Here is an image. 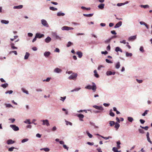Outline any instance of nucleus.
Listing matches in <instances>:
<instances>
[{
    "instance_id": "c9c22d12",
    "label": "nucleus",
    "mask_w": 152,
    "mask_h": 152,
    "mask_svg": "<svg viewBox=\"0 0 152 152\" xmlns=\"http://www.w3.org/2000/svg\"><path fill=\"white\" fill-rule=\"evenodd\" d=\"M128 120L130 122H132L133 119L131 117H128Z\"/></svg>"
},
{
    "instance_id": "bf43d9fd",
    "label": "nucleus",
    "mask_w": 152,
    "mask_h": 152,
    "mask_svg": "<svg viewBox=\"0 0 152 152\" xmlns=\"http://www.w3.org/2000/svg\"><path fill=\"white\" fill-rule=\"evenodd\" d=\"M105 61H106V62L108 63H112V62L110 61L108 59H106L105 60Z\"/></svg>"
},
{
    "instance_id": "20e7f679",
    "label": "nucleus",
    "mask_w": 152,
    "mask_h": 152,
    "mask_svg": "<svg viewBox=\"0 0 152 152\" xmlns=\"http://www.w3.org/2000/svg\"><path fill=\"white\" fill-rule=\"evenodd\" d=\"M10 127L15 131H17L19 130L18 127L16 126L15 125H10Z\"/></svg>"
},
{
    "instance_id": "c85d7f7f",
    "label": "nucleus",
    "mask_w": 152,
    "mask_h": 152,
    "mask_svg": "<svg viewBox=\"0 0 152 152\" xmlns=\"http://www.w3.org/2000/svg\"><path fill=\"white\" fill-rule=\"evenodd\" d=\"M11 48L13 49H17V48L14 46V44L13 43H11Z\"/></svg>"
},
{
    "instance_id": "412c9836",
    "label": "nucleus",
    "mask_w": 152,
    "mask_h": 152,
    "mask_svg": "<svg viewBox=\"0 0 152 152\" xmlns=\"http://www.w3.org/2000/svg\"><path fill=\"white\" fill-rule=\"evenodd\" d=\"M8 86V85L7 83H6L4 84H1V86L5 88L7 87Z\"/></svg>"
},
{
    "instance_id": "6e6d98bb",
    "label": "nucleus",
    "mask_w": 152,
    "mask_h": 152,
    "mask_svg": "<svg viewBox=\"0 0 152 152\" xmlns=\"http://www.w3.org/2000/svg\"><path fill=\"white\" fill-rule=\"evenodd\" d=\"M125 4L124 3H118L117 4V5L118 6H122V5H124Z\"/></svg>"
},
{
    "instance_id": "aec40b11",
    "label": "nucleus",
    "mask_w": 152,
    "mask_h": 152,
    "mask_svg": "<svg viewBox=\"0 0 152 152\" xmlns=\"http://www.w3.org/2000/svg\"><path fill=\"white\" fill-rule=\"evenodd\" d=\"M94 76L97 78H98L99 77V75L97 74V71L95 70L94 71Z\"/></svg>"
},
{
    "instance_id": "49530a36",
    "label": "nucleus",
    "mask_w": 152,
    "mask_h": 152,
    "mask_svg": "<svg viewBox=\"0 0 152 152\" xmlns=\"http://www.w3.org/2000/svg\"><path fill=\"white\" fill-rule=\"evenodd\" d=\"M87 133L89 138H91L92 137V135L90 134L88 132H87Z\"/></svg>"
},
{
    "instance_id": "6ab92c4d",
    "label": "nucleus",
    "mask_w": 152,
    "mask_h": 152,
    "mask_svg": "<svg viewBox=\"0 0 152 152\" xmlns=\"http://www.w3.org/2000/svg\"><path fill=\"white\" fill-rule=\"evenodd\" d=\"M115 51L117 52H118V51H120L121 52H122V49L119 47H116L115 48Z\"/></svg>"
},
{
    "instance_id": "b1692460",
    "label": "nucleus",
    "mask_w": 152,
    "mask_h": 152,
    "mask_svg": "<svg viewBox=\"0 0 152 152\" xmlns=\"http://www.w3.org/2000/svg\"><path fill=\"white\" fill-rule=\"evenodd\" d=\"M42 150H43L44 151L46 152H48L50 151V149L47 148H41L40 149V150L41 151H42Z\"/></svg>"
},
{
    "instance_id": "338daca9",
    "label": "nucleus",
    "mask_w": 152,
    "mask_h": 152,
    "mask_svg": "<svg viewBox=\"0 0 152 152\" xmlns=\"http://www.w3.org/2000/svg\"><path fill=\"white\" fill-rule=\"evenodd\" d=\"M63 146L65 149H66L67 150H68V148L65 145H64Z\"/></svg>"
},
{
    "instance_id": "f257e3e1",
    "label": "nucleus",
    "mask_w": 152,
    "mask_h": 152,
    "mask_svg": "<svg viewBox=\"0 0 152 152\" xmlns=\"http://www.w3.org/2000/svg\"><path fill=\"white\" fill-rule=\"evenodd\" d=\"M92 86L88 85L85 87V88L88 89H92L94 92H95L96 89V84L94 82L92 83Z\"/></svg>"
},
{
    "instance_id": "4468645a",
    "label": "nucleus",
    "mask_w": 152,
    "mask_h": 152,
    "mask_svg": "<svg viewBox=\"0 0 152 152\" xmlns=\"http://www.w3.org/2000/svg\"><path fill=\"white\" fill-rule=\"evenodd\" d=\"M62 70L58 68H56L54 70V72L56 73H59L61 72Z\"/></svg>"
},
{
    "instance_id": "ea45409f",
    "label": "nucleus",
    "mask_w": 152,
    "mask_h": 152,
    "mask_svg": "<svg viewBox=\"0 0 152 152\" xmlns=\"http://www.w3.org/2000/svg\"><path fill=\"white\" fill-rule=\"evenodd\" d=\"M113 150L114 152H118L117 148L115 147H113Z\"/></svg>"
},
{
    "instance_id": "2eb2a0df",
    "label": "nucleus",
    "mask_w": 152,
    "mask_h": 152,
    "mask_svg": "<svg viewBox=\"0 0 152 152\" xmlns=\"http://www.w3.org/2000/svg\"><path fill=\"white\" fill-rule=\"evenodd\" d=\"M51 40V39L49 37H48L45 39V41L46 43L49 42Z\"/></svg>"
},
{
    "instance_id": "f8f14e48",
    "label": "nucleus",
    "mask_w": 152,
    "mask_h": 152,
    "mask_svg": "<svg viewBox=\"0 0 152 152\" xmlns=\"http://www.w3.org/2000/svg\"><path fill=\"white\" fill-rule=\"evenodd\" d=\"M136 36H131L129 38V40L130 41H132L136 39Z\"/></svg>"
},
{
    "instance_id": "72a5a7b5",
    "label": "nucleus",
    "mask_w": 152,
    "mask_h": 152,
    "mask_svg": "<svg viewBox=\"0 0 152 152\" xmlns=\"http://www.w3.org/2000/svg\"><path fill=\"white\" fill-rule=\"evenodd\" d=\"M81 8L83 10H90L91 9L90 8H86L84 7H82Z\"/></svg>"
},
{
    "instance_id": "a211bd4d",
    "label": "nucleus",
    "mask_w": 152,
    "mask_h": 152,
    "mask_svg": "<svg viewBox=\"0 0 152 152\" xmlns=\"http://www.w3.org/2000/svg\"><path fill=\"white\" fill-rule=\"evenodd\" d=\"M104 4H100L98 6V7L101 9H103L104 7Z\"/></svg>"
},
{
    "instance_id": "69168bd1",
    "label": "nucleus",
    "mask_w": 152,
    "mask_h": 152,
    "mask_svg": "<svg viewBox=\"0 0 152 152\" xmlns=\"http://www.w3.org/2000/svg\"><path fill=\"white\" fill-rule=\"evenodd\" d=\"M111 32L112 34H116V33L115 32V31H114V30L111 31Z\"/></svg>"
},
{
    "instance_id": "f03ea898",
    "label": "nucleus",
    "mask_w": 152,
    "mask_h": 152,
    "mask_svg": "<svg viewBox=\"0 0 152 152\" xmlns=\"http://www.w3.org/2000/svg\"><path fill=\"white\" fill-rule=\"evenodd\" d=\"M77 74L76 73H74L69 77V80H74L77 77Z\"/></svg>"
},
{
    "instance_id": "bb28decb",
    "label": "nucleus",
    "mask_w": 152,
    "mask_h": 152,
    "mask_svg": "<svg viewBox=\"0 0 152 152\" xmlns=\"http://www.w3.org/2000/svg\"><path fill=\"white\" fill-rule=\"evenodd\" d=\"M115 127L116 129V130H117L120 126V125L117 123L115 124Z\"/></svg>"
},
{
    "instance_id": "c756f323",
    "label": "nucleus",
    "mask_w": 152,
    "mask_h": 152,
    "mask_svg": "<svg viewBox=\"0 0 152 152\" xmlns=\"http://www.w3.org/2000/svg\"><path fill=\"white\" fill-rule=\"evenodd\" d=\"M126 56H127V57H129V56L131 57L132 56V54L131 53H129L128 52H126Z\"/></svg>"
},
{
    "instance_id": "79ce46f5",
    "label": "nucleus",
    "mask_w": 152,
    "mask_h": 152,
    "mask_svg": "<svg viewBox=\"0 0 152 152\" xmlns=\"http://www.w3.org/2000/svg\"><path fill=\"white\" fill-rule=\"evenodd\" d=\"M66 124L67 125H69L71 126L72 125V124L70 122H69L68 121H66Z\"/></svg>"
},
{
    "instance_id": "473e14b6",
    "label": "nucleus",
    "mask_w": 152,
    "mask_h": 152,
    "mask_svg": "<svg viewBox=\"0 0 152 152\" xmlns=\"http://www.w3.org/2000/svg\"><path fill=\"white\" fill-rule=\"evenodd\" d=\"M120 65L119 62H118L116 64L115 68L116 69H118L120 67Z\"/></svg>"
},
{
    "instance_id": "37998d69",
    "label": "nucleus",
    "mask_w": 152,
    "mask_h": 152,
    "mask_svg": "<svg viewBox=\"0 0 152 152\" xmlns=\"http://www.w3.org/2000/svg\"><path fill=\"white\" fill-rule=\"evenodd\" d=\"M148 110H145V111L144 113L142 114V115L143 116H145L146 114H147L148 112Z\"/></svg>"
},
{
    "instance_id": "423d86ee",
    "label": "nucleus",
    "mask_w": 152,
    "mask_h": 152,
    "mask_svg": "<svg viewBox=\"0 0 152 152\" xmlns=\"http://www.w3.org/2000/svg\"><path fill=\"white\" fill-rule=\"evenodd\" d=\"M93 107L95 109L100 110L102 111L104 110L102 106H99L96 105H94Z\"/></svg>"
},
{
    "instance_id": "0e129e2a",
    "label": "nucleus",
    "mask_w": 152,
    "mask_h": 152,
    "mask_svg": "<svg viewBox=\"0 0 152 152\" xmlns=\"http://www.w3.org/2000/svg\"><path fill=\"white\" fill-rule=\"evenodd\" d=\"M110 45H109L107 46V50L109 51V50H110Z\"/></svg>"
},
{
    "instance_id": "4be33fe9",
    "label": "nucleus",
    "mask_w": 152,
    "mask_h": 152,
    "mask_svg": "<svg viewBox=\"0 0 152 152\" xmlns=\"http://www.w3.org/2000/svg\"><path fill=\"white\" fill-rule=\"evenodd\" d=\"M29 56V54L28 53L26 52V55L24 56V59H27L28 58Z\"/></svg>"
},
{
    "instance_id": "5fc2aeb1",
    "label": "nucleus",
    "mask_w": 152,
    "mask_h": 152,
    "mask_svg": "<svg viewBox=\"0 0 152 152\" xmlns=\"http://www.w3.org/2000/svg\"><path fill=\"white\" fill-rule=\"evenodd\" d=\"M61 98L60 100L64 102V100L66 99V96H65L64 97H61Z\"/></svg>"
},
{
    "instance_id": "603ef678",
    "label": "nucleus",
    "mask_w": 152,
    "mask_h": 152,
    "mask_svg": "<svg viewBox=\"0 0 152 152\" xmlns=\"http://www.w3.org/2000/svg\"><path fill=\"white\" fill-rule=\"evenodd\" d=\"M140 50L142 52H144V50L143 49V47L142 46L140 47Z\"/></svg>"
},
{
    "instance_id": "9d476101",
    "label": "nucleus",
    "mask_w": 152,
    "mask_h": 152,
    "mask_svg": "<svg viewBox=\"0 0 152 152\" xmlns=\"http://www.w3.org/2000/svg\"><path fill=\"white\" fill-rule=\"evenodd\" d=\"M7 142L8 144L9 145L14 143L15 142V141L12 140L10 139L7 140Z\"/></svg>"
},
{
    "instance_id": "13d9d810",
    "label": "nucleus",
    "mask_w": 152,
    "mask_h": 152,
    "mask_svg": "<svg viewBox=\"0 0 152 152\" xmlns=\"http://www.w3.org/2000/svg\"><path fill=\"white\" fill-rule=\"evenodd\" d=\"M101 53L102 54H104L106 55L108 53V52L107 51H102L101 52Z\"/></svg>"
},
{
    "instance_id": "e433bc0d",
    "label": "nucleus",
    "mask_w": 152,
    "mask_h": 152,
    "mask_svg": "<svg viewBox=\"0 0 152 152\" xmlns=\"http://www.w3.org/2000/svg\"><path fill=\"white\" fill-rule=\"evenodd\" d=\"M73 45L72 43L71 42H68L66 46H67V47H69L70 46H71V45Z\"/></svg>"
},
{
    "instance_id": "5701e85b",
    "label": "nucleus",
    "mask_w": 152,
    "mask_h": 152,
    "mask_svg": "<svg viewBox=\"0 0 152 152\" xmlns=\"http://www.w3.org/2000/svg\"><path fill=\"white\" fill-rule=\"evenodd\" d=\"M110 115L112 117H113L115 116V114L114 113L112 112V110L111 109L110 111Z\"/></svg>"
},
{
    "instance_id": "4d7b16f0",
    "label": "nucleus",
    "mask_w": 152,
    "mask_h": 152,
    "mask_svg": "<svg viewBox=\"0 0 152 152\" xmlns=\"http://www.w3.org/2000/svg\"><path fill=\"white\" fill-rule=\"evenodd\" d=\"M147 137V140H148V142H149L151 144L152 143V142L150 140L149 137Z\"/></svg>"
},
{
    "instance_id": "680f3d73",
    "label": "nucleus",
    "mask_w": 152,
    "mask_h": 152,
    "mask_svg": "<svg viewBox=\"0 0 152 152\" xmlns=\"http://www.w3.org/2000/svg\"><path fill=\"white\" fill-rule=\"evenodd\" d=\"M136 80L137 82L139 83H142V80H139L137 79H136Z\"/></svg>"
},
{
    "instance_id": "dca6fc26",
    "label": "nucleus",
    "mask_w": 152,
    "mask_h": 152,
    "mask_svg": "<svg viewBox=\"0 0 152 152\" xmlns=\"http://www.w3.org/2000/svg\"><path fill=\"white\" fill-rule=\"evenodd\" d=\"M76 54L77 55H78V57L80 58H81L82 56V53L80 51H77V52Z\"/></svg>"
},
{
    "instance_id": "7ed1b4c3",
    "label": "nucleus",
    "mask_w": 152,
    "mask_h": 152,
    "mask_svg": "<svg viewBox=\"0 0 152 152\" xmlns=\"http://www.w3.org/2000/svg\"><path fill=\"white\" fill-rule=\"evenodd\" d=\"M62 29L63 30H70L73 29V28L71 27H69L67 26H64L62 28Z\"/></svg>"
},
{
    "instance_id": "774afa93",
    "label": "nucleus",
    "mask_w": 152,
    "mask_h": 152,
    "mask_svg": "<svg viewBox=\"0 0 152 152\" xmlns=\"http://www.w3.org/2000/svg\"><path fill=\"white\" fill-rule=\"evenodd\" d=\"M97 150L98 151V152H102L100 148H99L97 149Z\"/></svg>"
},
{
    "instance_id": "7c9ffc66",
    "label": "nucleus",
    "mask_w": 152,
    "mask_h": 152,
    "mask_svg": "<svg viewBox=\"0 0 152 152\" xmlns=\"http://www.w3.org/2000/svg\"><path fill=\"white\" fill-rule=\"evenodd\" d=\"M64 13L61 12H58L57 14V15L58 16H64Z\"/></svg>"
},
{
    "instance_id": "1a4fd4ad",
    "label": "nucleus",
    "mask_w": 152,
    "mask_h": 152,
    "mask_svg": "<svg viewBox=\"0 0 152 152\" xmlns=\"http://www.w3.org/2000/svg\"><path fill=\"white\" fill-rule=\"evenodd\" d=\"M122 24V22L121 21H119L115 25V28H117L121 26Z\"/></svg>"
},
{
    "instance_id": "58836bf2",
    "label": "nucleus",
    "mask_w": 152,
    "mask_h": 152,
    "mask_svg": "<svg viewBox=\"0 0 152 152\" xmlns=\"http://www.w3.org/2000/svg\"><path fill=\"white\" fill-rule=\"evenodd\" d=\"M149 6L148 5H141V7H143L144 8H148L149 7Z\"/></svg>"
},
{
    "instance_id": "cd10ccee",
    "label": "nucleus",
    "mask_w": 152,
    "mask_h": 152,
    "mask_svg": "<svg viewBox=\"0 0 152 152\" xmlns=\"http://www.w3.org/2000/svg\"><path fill=\"white\" fill-rule=\"evenodd\" d=\"M1 22L2 23H3L6 24H8L9 22L8 21L6 20H2L1 21Z\"/></svg>"
},
{
    "instance_id": "ddd939ff",
    "label": "nucleus",
    "mask_w": 152,
    "mask_h": 152,
    "mask_svg": "<svg viewBox=\"0 0 152 152\" xmlns=\"http://www.w3.org/2000/svg\"><path fill=\"white\" fill-rule=\"evenodd\" d=\"M50 54V53L49 51H46L44 53V55L46 57H48Z\"/></svg>"
},
{
    "instance_id": "393cba45",
    "label": "nucleus",
    "mask_w": 152,
    "mask_h": 152,
    "mask_svg": "<svg viewBox=\"0 0 152 152\" xmlns=\"http://www.w3.org/2000/svg\"><path fill=\"white\" fill-rule=\"evenodd\" d=\"M93 15V14H83V15L86 17H92Z\"/></svg>"
},
{
    "instance_id": "864d4df0",
    "label": "nucleus",
    "mask_w": 152,
    "mask_h": 152,
    "mask_svg": "<svg viewBox=\"0 0 152 152\" xmlns=\"http://www.w3.org/2000/svg\"><path fill=\"white\" fill-rule=\"evenodd\" d=\"M28 139H23L22 140V143H24L26 142L27 141H28Z\"/></svg>"
},
{
    "instance_id": "de8ad7c7",
    "label": "nucleus",
    "mask_w": 152,
    "mask_h": 152,
    "mask_svg": "<svg viewBox=\"0 0 152 152\" xmlns=\"http://www.w3.org/2000/svg\"><path fill=\"white\" fill-rule=\"evenodd\" d=\"M111 39L110 38V39H107L105 41H104V42L105 43H109L110 41V40H111Z\"/></svg>"
},
{
    "instance_id": "a19ab883",
    "label": "nucleus",
    "mask_w": 152,
    "mask_h": 152,
    "mask_svg": "<svg viewBox=\"0 0 152 152\" xmlns=\"http://www.w3.org/2000/svg\"><path fill=\"white\" fill-rule=\"evenodd\" d=\"M140 127L142 129H144L146 130H147L148 129V126H146L145 127L142 126H140Z\"/></svg>"
},
{
    "instance_id": "a878e982",
    "label": "nucleus",
    "mask_w": 152,
    "mask_h": 152,
    "mask_svg": "<svg viewBox=\"0 0 152 152\" xmlns=\"http://www.w3.org/2000/svg\"><path fill=\"white\" fill-rule=\"evenodd\" d=\"M109 124L110 126H112L115 124V122L114 121H109Z\"/></svg>"
},
{
    "instance_id": "9b49d317",
    "label": "nucleus",
    "mask_w": 152,
    "mask_h": 152,
    "mask_svg": "<svg viewBox=\"0 0 152 152\" xmlns=\"http://www.w3.org/2000/svg\"><path fill=\"white\" fill-rule=\"evenodd\" d=\"M36 37L39 38H40L43 37L44 36V35L43 34H40L39 33H37L36 35Z\"/></svg>"
},
{
    "instance_id": "e2e57ef3",
    "label": "nucleus",
    "mask_w": 152,
    "mask_h": 152,
    "mask_svg": "<svg viewBox=\"0 0 152 152\" xmlns=\"http://www.w3.org/2000/svg\"><path fill=\"white\" fill-rule=\"evenodd\" d=\"M139 132L140 133L142 134V133H144V131L142 129H139Z\"/></svg>"
},
{
    "instance_id": "8fccbe9b",
    "label": "nucleus",
    "mask_w": 152,
    "mask_h": 152,
    "mask_svg": "<svg viewBox=\"0 0 152 152\" xmlns=\"http://www.w3.org/2000/svg\"><path fill=\"white\" fill-rule=\"evenodd\" d=\"M24 122L25 123H28V124H31V122H30V121L29 120H27L25 121H24Z\"/></svg>"
},
{
    "instance_id": "09e8293b",
    "label": "nucleus",
    "mask_w": 152,
    "mask_h": 152,
    "mask_svg": "<svg viewBox=\"0 0 152 152\" xmlns=\"http://www.w3.org/2000/svg\"><path fill=\"white\" fill-rule=\"evenodd\" d=\"M15 148L14 147H12L9 148L8 151H13V149Z\"/></svg>"
},
{
    "instance_id": "052dcab7",
    "label": "nucleus",
    "mask_w": 152,
    "mask_h": 152,
    "mask_svg": "<svg viewBox=\"0 0 152 152\" xmlns=\"http://www.w3.org/2000/svg\"><path fill=\"white\" fill-rule=\"evenodd\" d=\"M55 51L56 52L59 53L60 51V50L58 48H56L55 50Z\"/></svg>"
},
{
    "instance_id": "f3484780",
    "label": "nucleus",
    "mask_w": 152,
    "mask_h": 152,
    "mask_svg": "<svg viewBox=\"0 0 152 152\" xmlns=\"http://www.w3.org/2000/svg\"><path fill=\"white\" fill-rule=\"evenodd\" d=\"M23 7V6L22 5H20L18 6H14L13 8L14 9H20L22 8Z\"/></svg>"
},
{
    "instance_id": "a18cd8bd",
    "label": "nucleus",
    "mask_w": 152,
    "mask_h": 152,
    "mask_svg": "<svg viewBox=\"0 0 152 152\" xmlns=\"http://www.w3.org/2000/svg\"><path fill=\"white\" fill-rule=\"evenodd\" d=\"M12 92H13L12 91V90H10V91H7L5 92V94H7L8 93H9V94H12Z\"/></svg>"
},
{
    "instance_id": "2f4dec72",
    "label": "nucleus",
    "mask_w": 152,
    "mask_h": 152,
    "mask_svg": "<svg viewBox=\"0 0 152 152\" xmlns=\"http://www.w3.org/2000/svg\"><path fill=\"white\" fill-rule=\"evenodd\" d=\"M100 137L104 139H105V140H107L110 138H112V137L110 136H109L108 137H104L102 136H100Z\"/></svg>"
},
{
    "instance_id": "6e6552de",
    "label": "nucleus",
    "mask_w": 152,
    "mask_h": 152,
    "mask_svg": "<svg viewBox=\"0 0 152 152\" xmlns=\"http://www.w3.org/2000/svg\"><path fill=\"white\" fill-rule=\"evenodd\" d=\"M77 116L79 118L80 121H83V118L84 117V116L83 114H77Z\"/></svg>"
},
{
    "instance_id": "c03bdc74",
    "label": "nucleus",
    "mask_w": 152,
    "mask_h": 152,
    "mask_svg": "<svg viewBox=\"0 0 152 152\" xmlns=\"http://www.w3.org/2000/svg\"><path fill=\"white\" fill-rule=\"evenodd\" d=\"M5 105L7 107H12V106L10 104H5Z\"/></svg>"
},
{
    "instance_id": "0eeeda50",
    "label": "nucleus",
    "mask_w": 152,
    "mask_h": 152,
    "mask_svg": "<svg viewBox=\"0 0 152 152\" xmlns=\"http://www.w3.org/2000/svg\"><path fill=\"white\" fill-rule=\"evenodd\" d=\"M41 121L43 122L42 125H46L48 126L50 125L48 121L47 120H41Z\"/></svg>"
},
{
    "instance_id": "4c0bfd02",
    "label": "nucleus",
    "mask_w": 152,
    "mask_h": 152,
    "mask_svg": "<svg viewBox=\"0 0 152 152\" xmlns=\"http://www.w3.org/2000/svg\"><path fill=\"white\" fill-rule=\"evenodd\" d=\"M107 75H112V72L110 71H108L106 72Z\"/></svg>"
},
{
    "instance_id": "3c124183",
    "label": "nucleus",
    "mask_w": 152,
    "mask_h": 152,
    "mask_svg": "<svg viewBox=\"0 0 152 152\" xmlns=\"http://www.w3.org/2000/svg\"><path fill=\"white\" fill-rule=\"evenodd\" d=\"M80 88H76V89H73V90H72L71 91L72 92H73L74 91H78V90H79L80 89Z\"/></svg>"
},
{
    "instance_id": "f704fd0d",
    "label": "nucleus",
    "mask_w": 152,
    "mask_h": 152,
    "mask_svg": "<svg viewBox=\"0 0 152 152\" xmlns=\"http://www.w3.org/2000/svg\"><path fill=\"white\" fill-rule=\"evenodd\" d=\"M50 10H53V11H56L57 10V8H55L53 7H50Z\"/></svg>"
},
{
    "instance_id": "39448f33",
    "label": "nucleus",
    "mask_w": 152,
    "mask_h": 152,
    "mask_svg": "<svg viewBox=\"0 0 152 152\" xmlns=\"http://www.w3.org/2000/svg\"><path fill=\"white\" fill-rule=\"evenodd\" d=\"M41 23L44 26L46 27H48V25L46 21L44 19L41 20Z\"/></svg>"
}]
</instances>
